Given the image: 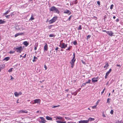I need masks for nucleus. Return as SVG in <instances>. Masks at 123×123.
I'll return each instance as SVG.
<instances>
[{"instance_id": "680f3d73", "label": "nucleus", "mask_w": 123, "mask_h": 123, "mask_svg": "<svg viewBox=\"0 0 123 123\" xmlns=\"http://www.w3.org/2000/svg\"><path fill=\"white\" fill-rule=\"evenodd\" d=\"M44 80H42V81H41V80H40V81H39V82H40V83H42V82H44Z\"/></svg>"}, {"instance_id": "e2e57ef3", "label": "nucleus", "mask_w": 123, "mask_h": 123, "mask_svg": "<svg viewBox=\"0 0 123 123\" xmlns=\"http://www.w3.org/2000/svg\"><path fill=\"white\" fill-rule=\"evenodd\" d=\"M108 76V75H106V74L105 76V79H106L107 78V76Z\"/></svg>"}, {"instance_id": "2f4dec72", "label": "nucleus", "mask_w": 123, "mask_h": 123, "mask_svg": "<svg viewBox=\"0 0 123 123\" xmlns=\"http://www.w3.org/2000/svg\"><path fill=\"white\" fill-rule=\"evenodd\" d=\"M73 15H71L70 17H69V18L67 20H68V21H70V20H71V18L72 17H73Z\"/></svg>"}, {"instance_id": "69168bd1", "label": "nucleus", "mask_w": 123, "mask_h": 123, "mask_svg": "<svg viewBox=\"0 0 123 123\" xmlns=\"http://www.w3.org/2000/svg\"><path fill=\"white\" fill-rule=\"evenodd\" d=\"M66 123V121H64V122H62V121H61V123Z\"/></svg>"}, {"instance_id": "aec40b11", "label": "nucleus", "mask_w": 123, "mask_h": 123, "mask_svg": "<svg viewBox=\"0 0 123 123\" xmlns=\"http://www.w3.org/2000/svg\"><path fill=\"white\" fill-rule=\"evenodd\" d=\"M10 59V58L9 57H8L5 58L3 59V60H5L6 61H7L9 60Z\"/></svg>"}, {"instance_id": "c85d7f7f", "label": "nucleus", "mask_w": 123, "mask_h": 123, "mask_svg": "<svg viewBox=\"0 0 123 123\" xmlns=\"http://www.w3.org/2000/svg\"><path fill=\"white\" fill-rule=\"evenodd\" d=\"M54 25H50L48 27V29H51V28H52V26H54Z\"/></svg>"}, {"instance_id": "4468645a", "label": "nucleus", "mask_w": 123, "mask_h": 123, "mask_svg": "<svg viewBox=\"0 0 123 123\" xmlns=\"http://www.w3.org/2000/svg\"><path fill=\"white\" fill-rule=\"evenodd\" d=\"M23 44L26 46H27L28 45L29 43L27 41H25L23 43Z\"/></svg>"}, {"instance_id": "13d9d810", "label": "nucleus", "mask_w": 123, "mask_h": 123, "mask_svg": "<svg viewBox=\"0 0 123 123\" xmlns=\"http://www.w3.org/2000/svg\"><path fill=\"white\" fill-rule=\"evenodd\" d=\"M39 118L40 119H41L42 120H43V119H44V118L43 117H39Z\"/></svg>"}, {"instance_id": "c756f323", "label": "nucleus", "mask_w": 123, "mask_h": 123, "mask_svg": "<svg viewBox=\"0 0 123 123\" xmlns=\"http://www.w3.org/2000/svg\"><path fill=\"white\" fill-rule=\"evenodd\" d=\"M55 36V35H54V34H51L49 35V36L50 37H54Z\"/></svg>"}, {"instance_id": "c03bdc74", "label": "nucleus", "mask_w": 123, "mask_h": 123, "mask_svg": "<svg viewBox=\"0 0 123 123\" xmlns=\"http://www.w3.org/2000/svg\"><path fill=\"white\" fill-rule=\"evenodd\" d=\"M7 18H9V17H10V15H6L5 16Z\"/></svg>"}, {"instance_id": "bf43d9fd", "label": "nucleus", "mask_w": 123, "mask_h": 123, "mask_svg": "<svg viewBox=\"0 0 123 123\" xmlns=\"http://www.w3.org/2000/svg\"><path fill=\"white\" fill-rule=\"evenodd\" d=\"M44 68H45V70H46L47 69V66L45 65L44 66Z\"/></svg>"}, {"instance_id": "6ab92c4d", "label": "nucleus", "mask_w": 123, "mask_h": 123, "mask_svg": "<svg viewBox=\"0 0 123 123\" xmlns=\"http://www.w3.org/2000/svg\"><path fill=\"white\" fill-rule=\"evenodd\" d=\"M10 12V10H8L7 11L3 14V16H5L8 14Z\"/></svg>"}, {"instance_id": "f257e3e1", "label": "nucleus", "mask_w": 123, "mask_h": 123, "mask_svg": "<svg viewBox=\"0 0 123 123\" xmlns=\"http://www.w3.org/2000/svg\"><path fill=\"white\" fill-rule=\"evenodd\" d=\"M49 11L53 12H54L58 14L60 13V11L58 8L54 6H52L49 9Z\"/></svg>"}, {"instance_id": "e433bc0d", "label": "nucleus", "mask_w": 123, "mask_h": 123, "mask_svg": "<svg viewBox=\"0 0 123 123\" xmlns=\"http://www.w3.org/2000/svg\"><path fill=\"white\" fill-rule=\"evenodd\" d=\"M116 123H123V122L122 121H117Z\"/></svg>"}, {"instance_id": "9d476101", "label": "nucleus", "mask_w": 123, "mask_h": 123, "mask_svg": "<svg viewBox=\"0 0 123 123\" xmlns=\"http://www.w3.org/2000/svg\"><path fill=\"white\" fill-rule=\"evenodd\" d=\"M92 82H97L98 81V78H94L92 79Z\"/></svg>"}, {"instance_id": "c9c22d12", "label": "nucleus", "mask_w": 123, "mask_h": 123, "mask_svg": "<svg viewBox=\"0 0 123 123\" xmlns=\"http://www.w3.org/2000/svg\"><path fill=\"white\" fill-rule=\"evenodd\" d=\"M60 106V105H58L56 106H52V107L53 108H56L57 107H59Z\"/></svg>"}, {"instance_id": "37998d69", "label": "nucleus", "mask_w": 123, "mask_h": 123, "mask_svg": "<svg viewBox=\"0 0 123 123\" xmlns=\"http://www.w3.org/2000/svg\"><path fill=\"white\" fill-rule=\"evenodd\" d=\"M97 105H95L94 106H93L92 107V109H95L96 108Z\"/></svg>"}, {"instance_id": "412c9836", "label": "nucleus", "mask_w": 123, "mask_h": 123, "mask_svg": "<svg viewBox=\"0 0 123 123\" xmlns=\"http://www.w3.org/2000/svg\"><path fill=\"white\" fill-rule=\"evenodd\" d=\"M46 122H47V121L45 120L44 118L41 121H39L40 123H45Z\"/></svg>"}, {"instance_id": "de8ad7c7", "label": "nucleus", "mask_w": 123, "mask_h": 123, "mask_svg": "<svg viewBox=\"0 0 123 123\" xmlns=\"http://www.w3.org/2000/svg\"><path fill=\"white\" fill-rule=\"evenodd\" d=\"M14 15V14L12 13H11V14L10 15V17H12Z\"/></svg>"}, {"instance_id": "cd10ccee", "label": "nucleus", "mask_w": 123, "mask_h": 123, "mask_svg": "<svg viewBox=\"0 0 123 123\" xmlns=\"http://www.w3.org/2000/svg\"><path fill=\"white\" fill-rule=\"evenodd\" d=\"M108 66L109 65L108 63H105V65L104 66V68H107Z\"/></svg>"}, {"instance_id": "f8f14e48", "label": "nucleus", "mask_w": 123, "mask_h": 123, "mask_svg": "<svg viewBox=\"0 0 123 123\" xmlns=\"http://www.w3.org/2000/svg\"><path fill=\"white\" fill-rule=\"evenodd\" d=\"M46 119L48 120L53 121L52 118L49 116H47L46 117Z\"/></svg>"}, {"instance_id": "774afa93", "label": "nucleus", "mask_w": 123, "mask_h": 123, "mask_svg": "<svg viewBox=\"0 0 123 123\" xmlns=\"http://www.w3.org/2000/svg\"><path fill=\"white\" fill-rule=\"evenodd\" d=\"M67 123H76L75 122H68Z\"/></svg>"}, {"instance_id": "b1692460", "label": "nucleus", "mask_w": 123, "mask_h": 123, "mask_svg": "<svg viewBox=\"0 0 123 123\" xmlns=\"http://www.w3.org/2000/svg\"><path fill=\"white\" fill-rule=\"evenodd\" d=\"M82 29V26L81 25H79L78 28H77L78 30H80Z\"/></svg>"}, {"instance_id": "603ef678", "label": "nucleus", "mask_w": 123, "mask_h": 123, "mask_svg": "<svg viewBox=\"0 0 123 123\" xmlns=\"http://www.w3.org/2000/svg\"><path fill=\"white\" fill-rule=\"evenodd\" d=\"M18 93V95H22V93L21 92H19Z\"/></svg>"}, {"instance_id": "a19ab883", "label": "nucleus", "mask_w": 123, "mask_h": 123, "mask_svg": "<svg viewBox=\"0 0 123 123\" xmlns=\"http://www.w3.org/2000/svg\"><path fill=\"white\" fill-rule=\"evenodd\" d=\"M113 6L114 5L113 4H112L111 6L110 9H113Z\"/></svg>"}, {"instance_id": "6e6d98bb", "label": "nucleus", "mask_w": 123, "mask_h": 123, "mask_svg": "<svg viewBox=\"0 0 123 123\" xmlns=\"http://www.w3.org/2000/svg\"><path fill=\"white\" fill-rule=\"evenodd\" d=\"M77 94V93H72V95H74L75 96Z\"/></svg>"}, {"instance_id": "393cba45", "label": "nucleus", "mask_w": 123, "mask_h": 123, "mask_svg": "<svg viewBox=\"0 0 123 123\" xmlns=\"http://www.w3.org/2000/svg\"><path fill=\"white\" fill-rule=\"evenodd\" d=\"M0 66H1L0 67H1V68H0V69H3L4 68L5 66L4 64H3L1 65H0Z\"/></svg>"}, {"instance_id": "4d7b16f0", "label": "nucleus", "mask_w": 123, "mask_h": 123, "mask_svg": "<svg viewBox=\"0 0 123 123\" xmlns=\"http://www.w3.org/2000/svg\"><path fill=\"white\" fill-rule=\"evenodd\" d=\"M26 54H25V55L24 56H23L22 57L24 58H25L26 57Z\"/></svg>"}, {"instance_id": "58836bf2", "label": "nucleus", "mask_w": 123, "mask_h": 123, "mask_svg": "<svg viewBox=\"0 0 123 123\" xmlns=\"http://www.w3.org/2000/svg\"><path fill=\"white\" fill-rule=\"evenodd\" d=\"M15 52V51H10V52H9V53L10 54H13V53H14Z\"/></svg>"}, {"instance_id": "1a4fd4ad", "label": "nucleus", "mask_w": 123, "mask_h": 123, "mask_svg": "<svg viewBox=\"0 0 123 123\" xmlns=\"http://www.w3.org/2000/svg\"><path fill=\"white\" fill-rule=\"evenodd\" d=\"M65 43H62L61 44H60L59 46L62 49H65Z\"/></svg>"}, {"instance_id": "ea45409f", "label": "nucleus", "mask_w": 123, "mask_h": 123, "mask_svg": "<svg viewBox=\"0 0 123 123\" xmlns=\"http://www.w3.org/2000/svg\"><path fill=\"white\" fill-rule=\"evenodd\" d=\"M86 84L85 83H83V84H82L81 86V87H84L86 85Z\"/></svg>"}, {"instance_id": "49530a36", "label": "nucleus", "mask_w": 123, "mask_h": 123, "mask_svg": "<svg viewBox=\"0 0 123 123\" xmlns=\"http://www.w3.org/2000/svg\"><path fill=\"white\" fill-rule=\"evenodd\" d=\"M72 46H69V47L67 49H66V50H70V49L71 48V47Z\"/></svg>"}, {"instance_id": "4c0bfd02", "label": "nucleus", "mask_w": 123, "mask_h": 123, "mask_svg": "<svg viewBox=\"0 0 123 123\" xmlns=\"http://www.w3.org/2000/svg\"><path fill=\"white\" fill-rule=\"evenodd\" d=\"M59 49V48L58 47H57L55 49V50H56V52H57V51H59V52L60 51L59 50H58Z\"/></svg>"}, {"instance_id": "2eb2a0df", "label": "nucleus", "mask_w": 123, "mask_h": 123, "mask_svg": "<svg viewBox=\"0 0 123 123\" xmlns=\"http://www.w3.org/2000/svg\"><path fill=\"white\" fill-rule=\"evenodd\" d=\"M19 112L20 113H27V111L26 110H21L19 111Z\"/></svg>"}, {"instance_id": "423d86ee", "label": "nucleus", "mask_w": 123, "mask_h": 123, "mask_svg": "<svg viewBox=\"0 0 123 123\" xmlns=\"http://www.w3.org/2000/svg\"><path fill=\"white\" fill-rule=\"evenodd\" d=\"M63 12L64 13L68 14V15H69L71 14V12L69 10L67 9L64 10Z\"/></svg>"}, {"instance_id": "5701e85b", "label": "nucleus", "mask_w": 123, "mask_h": 123, "mask_svg": "<svg viewBox=\"0 0 123 123\" xmlns=\"http://www.w3.org/2000/svg\"><path fill=\"white\" fill-rule=\"evenodd\" d=\"M14 95L16 97H18L19 96L18 93L17 92H14Z\"/></svg>"}, {"instance_id": "72a5a7b5", "label": "nucleus", "mask_w": 123, "mask_h": 123, "mask_svg": "<svg viewBox=\"0 0 123 123\" xmlns=\"http://www.w3.org/2000/svg\"><path fill=\"white\" fill-rule=\"evenodd\" d=\"M97 3L98 5V6L99 7L100 6V1H98L97 2Z\"/></svg>"}, {"instance_id": "39448f33", "label": "nucleus", "mask_w": 123, "mask_h": 123, "mask_svg": "<svg viewBox=\"0 0 123 123\" xmlns=\"http://www.w3.org/2000/svg\"><path fill=\"white\" fill-rule=\"evenodd\" d=\"M34 103H38L40 104V100L39 99H35L33 100Z\"/></svg>"}, {"instance_id": "a18cd8bd", "label": "nucleus", "mask_w": 123, "mask_h": 123, "mask_svg": "<svg viewBox=\"0 0 123 123\" xmlns=\"http://www.w3.org/2000/svg\"><path fill=\"white\" fill-rule=\"evenodd\" d=\"M113 110H111L110 112V113L111 114H113Z\"/></svg>"}, {"instance_id": "0eeeda50", "label": "nucleus", "mask_w": 123, "mask_h": 123, "mask_svg": "<svg viewBox=\"0 0 123 123\" xmlns=\"http://www.w3.org/2000/svg\"><path fill=\"white\" fill-rule=\"evenodd\" d=\"M79 123H88L87 120H81L78 122Z\"/></svg>"}, {"instance_id": "dca6fc26", "label": "nucleus", "mask_w": 123, "mask_h": 123, "mask_svg": "<svg viewBox=\"0 0 123 123\" xmlns=\"http://www.w3.org/2000/svg\"><path fill=\"white\" fill-rule=\"evenodd\" d=\"M95 119L94 118H92L91 117H90L89 118L88 120H87V121H88V122H89V121H93Z\"/></svg>"}, {"instance_id": "09e8293b", "label": "nucleus", "mask_w": 123, "mask_h": 123, "mask_svg": "<svg viewBox=\"0 0 123 123\" xmlns=\"http://www.w3.org/2000/svg\"><path fill=\"white\" fill-rule=\"evenodd\" d=\"M110 100V99L109 98H108L107 99V103H109L110 102V101H109V100Z\"/></svg>"}, {"instance_id": "6e6552de", "label": "nucleus", "mask_w": 123, "mask_h": 123, "mask_svg": "<svg viewBox=\"0 0 123 123\" xmlns=\"http://www.w3.org/2000/svg\"><path fill=\"white\" fill-rule=\"evenodd\" d=\"M107 33L109 36H113V33L111 31H107Z\"/></svg>"}, {"instance_id": "bb28decb", "label": "nucleus", "mask_w": 123, "mask_h": 123, "mask_svg": "<svg viewBox=\"0 0 123 123\" xmlns=\"http://www.w3.org/2000/svg\"><path fill=\"white\" fill-rule=\"evenodd\" d=\"M35 47L34 49L35 50H36L37 49V47L38 46L37 44H36L35 45Z\"/></svg>"}, {"instance_id": "7ed1b4c3", "label": "nucleus", "mask_w": 123, "mask_h": 123, "mask_svg": "<svg viewBox=\"0 0 123 123\" xmlns=\"http://www.w3.org/2000/svg\"><path fill=\"white\" fill-rule=\"evenodd\" d=\"M57 16H55L53 17L52 19L50 20L49 21V24H51L54 22H55L57 19Z\"/></svg>"}, {"instance_id": "473e14b6", "label": "nucleus", "mask_w": 123, "mask_h": 123, "mask_svg": "<svg viewBox=\"0 0 123 123\" xmlns=\"http://www.w3.org/2000/svg\"><path fill=\"white\" fill-rule=\"evenodd\" d=\"M91 80H88V81H86L85 83L86 84H88V83H90V82L91 81Z\"/></svg>"}, {"instance_id": "9b49d317", "label": "nucleus", "mask_w": 123, "mask_h": 123, "mask_svg": "<svg viewBox=\"0 0 123 123\" xmlns=\"http://www.w3.org/2000/svg\"><path fill=\"white\" fill-rule=\"evenodd\" d=\"M48 49V47L47 44L46 43L44 47V51H47Z\"/></svg>"}, {"instance_id": "7c9ffc66", "label": "nucleus", "mask_w": 123, "mask_h": 123, "mask_svg": "<svg viewBox=\"0 0 123 123\" xmlns=\"http://www.w3.org/2000/svg\"><path fill=\"white\" fill-rule=\"evenodd\" d=\"M33 14H32V15H31V17L30 20H34V18L33 17Z\"/></svg>"}, {"instance_id": "f3484780", "label": "nucleus", "mask_w": 123, "mask_h": 123, "mask_svg": "<svg viewBox=\"0 0 123 123\" xmlns=\"http://www.w3.org/2000/svg\"><path fill=\"white\" fill-rule=\"evenodd\" d=\"M38 59V58L35 57L34 56L33 57V59L32 60V61L33 62H34L36 61Z\"/></svg>"}, {"instance_id": "8fccbe9b", "label": "nucleus", "mask_w": 123, "mask_h": 123, "mask_svg": "<svg viewBox=\"0 0 123 123\" xmlns=\"http://www.w3.org/2000/svg\"><path fill=\"white\" fill-rule=\"evenodd\" d=\"M102 116L103 117H106V116L105 115V114L104 113V112H102Z\"/></svg>"}, {"instance_id": "338daca9", "label": "nucleus", "mask_w": 123, "mask_h": 123, "mask_svg": "<svg viewBox=\"0 0 123 123\" xmlns=\"http://www.w3.org/2000/svg\"><path fill=\"white\" fill-rule=\"evenodd\" d=\"M82 63L83 64H86L85 62H84L83 61H82Z\"/></svg>"}, {"instance_id": "a211bd4d", "label": "nucleus", "mask_w": 123, "mask_h": 123, "mask_svg": "<svg viewBox=\"0 0 123 123\" xmlns=\"http://www.w3.org/2000/svg\"><path fill=\"white\" fill-rule=\"evenodd\" d=\"M111 68H110L109 71L107 72L106 74V75H108L109 74L111 73Z\"/></svg>"}, {"instance_id": "0e129e2a", "label": "nucleus", "mask_w": 123, "mask_h": 123, "mask_svg": "<svg viewBox=\"0 0 123 123\" xmlns=\"http://www.w3.org/2000/svg\"><path fill=\"white\" fill-rule=\"evenodd\" d=\"M67 44H65V48L67 47Z\"/></svg>"}, {"instance_id": "20e7f679", "label": "nucleus", "mask_w": 123, "mask_h": 123, "mask_svg": "<svg viewBox=\"0 0 123 123\" xmlns=\"http://www.w3.org/2000/svg\"><path fill=\"white\" fill-rule=\"evenodd\" d=\"M13 49L16 51L17 52L19 53H21L23 50V49L21 46H19L18 47L14 48Z\"/></svg>"}, {"instance_id": "ddd939ff", "label": "nucleus", "mask_w": 123, "mask_h": 123, "mask_svg": "<svg viewBox=\"0 0 123 123\" xmlns=\"http://www.w3.org/2000/svg\"><path fill=\"white\" fill-rule=\"evenodd\" d=\"M54 117L55 118H56L55 119L56 120H57V119L62 120V117Z\"/></svg>"}, {"instance_id": "4be33fe9", "label": "nucleus", "mask_w": 123, "mask_h": 123, "mask_svg": "<svg viewBox=\"0 0 123 123\" xmlns=\"http://www.w3.org/2000/svg\"><path fill=\"white\" fill-rule=\"evenodd\" d=\"M5 22L4 21H3L1 19H0V24H3L5 23Z\"/></svg>"}, {"instance_id": "5fc2aeb1", "label": "nucleus", "mask_w": 123, "mask_h": 123, "mask_svg": "<svg viewBox=\"0 0 123 123\" xmlns=\"http://www.w3.org/2000/svg\"><path fill=\"white\" fill-rule=\"evenodd\" d=\"M116 66L117 67H119L120 68L121 67V66L119 64H117L116 65Z\"/></svg>"}, {"instance_id": "f03ea898", "label": "nucleus", "mask_w": 123, "mask_h": 123, "mask_svg": "<svg viewBox=\"0 0 123 123\" xmlns=\"http://www.w3.org/2000/svg\"><path fill=\"white\" fill-rule=\"evenodd\" d=\"M75 53H74L73 54V58L71 60L70 63L71 65V67L73 68L74 66V64L75 61H76V59H75Z\"/></svg>"}, {"instance_id": "052dcab7", "label": "nucleus", "mask_w": 123, "mask_h": 123, "mask_svg": "<svg viewBox=\"0 0 123 123\" xmlns=\"http://www.w3.org/2000/svg\"><path fill=\"white\" fill-rule=\"evenodd\" d=\"M119 19H117L116 20V22H119Z\"/></svg>"}, {"instance_id": "3c124183", "label": "nucleus", "mask_w": 123, "mask_h": 123, "mask_svg": "<svg viewBox=\"0 0 123 123\" xmlns=\"http://www.w3.org/2000/svg\"><path fill=\"white\" fill-rule=\"evenodd\" d=\"M91 36L90 35H88L87 36V38H90V37H91Z\"/></svg>"}, {"instance_id": "a878e982", "label": "nucleus", "mask_w": 123, "mask_h": 123, "mask_svg": "<svg viewBox=\"0 0 123 123\" xmlns=\"http://www.w3.org/2000/svg\"><path fill=\"white\" fill-rule=\"evenodd\" d=\"M73 44L74 45H76L77 44V42L76 40H75L73 42Z\"/></svg>"}, {"instance_id": "864d4df0", "label": "nucleus", "mask_w": 123, "mask_h": 123, "mask_svg": "<svg viewBox=\"0 0 123 123\" xmlns=\"http://www.w3.org/2000/svg\"><path fill=\"white\" fill-rule=\"evenodd\" d=\"M56 122L57 123H61V121L59 120H57L56 121Z\"/></svg>"}, {"instance_id": "f704fd0d", "label": "nucleus", "mask_w": 123, "mask_h": 123, "mask_svg": "<svg viewBox=\"0 0 123 123\" xmlns=\"http://www.w3.org/2000/svg\"><path fill=\"white\" fill-rule=\"evenodd\" d=\"M12 69H13V68H10V69H9L8 70V71L9 72H12Z\"/></svg>"}, {"instance_id": "79ce46f5", "label": "nucleus", "mask_w": 123, "mask_h": 123, "mask_svg": "<svg viewBox=\"0 0 123 123\" xmlns=\"http://www.w3.org/2000/svg\"><path fill=\"white\" fill-rule=\"evenodd\" d=\"M19 33H18L15 35V36L16 37H17L18 36H19Z\"/></svg>"}]
</instances>
